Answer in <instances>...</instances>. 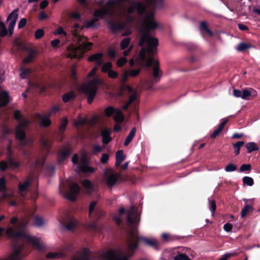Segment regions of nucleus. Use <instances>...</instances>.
Listing matches in <instances>:
<instances>
[{"label":"nucleus","instance_id":"nucleus-25","mask_svg":"<svg viewBox=\"0 0 260 260\" xmlns=\"http://www.w3.org/2000/svg\"><path fill=\"white\" fill-rule=\"evenodd\" d=\"M155 8L160 9L163 7L165 0H145Z\"/></svg>","mask_w":260,"mask_h":260},{"label":"nucleus","instance_id":"nucleus-21","mask_svg":"<svg viewBox=\"0 0 260 260\" xmlns=\"http://www.w3.org/2000/svg\"><path fill=\"white\" fill-rule=\"evenodd\" d=\"M9 102V94L6 91L0 93V108L6 106Z\"/></svg>","mask_w":260,"mask_h":260},{"label":"nucleus","instance_id":"nucleus-44","mask_svg":"<svg viewBox=\"0 0 260 260\" xmlns=\"http://www.w3.org/2000/svg\"><path fill=\"white\" fill-rule=\"evenodd\" d=\"M112 64L110 62H107L102 67V71L103 73H108L112 70Z\"/></svg>","mask_w":260,"mask_h":260},{"label":"nucleus","instance_id":"nucleus-28","mask_svg":"<svg viewBox=\"0 0 260 260\" xmlns=\"http://www.w3.org/2000/svg\"><path fill=\"white\" fill-rule=\"evenodd\" d=\"M114 115L113 117L114 120L116 122H122L124 120V116L123 115L119 109H116L115 112H114Z\"/></svg>","mask_w":260,"mask_h":260},{"label":"nucleus","instance_id":"nucleus-3","mask_svg":"<svg viewBox=\"0 0 260 260\" xmlns=\"http://www.w3.org/2000/svg\"><path fill=\"white\" fill-rule=\"evenodd\" d=\"M138 221V215L134 207L131 206V209L127 212V221L129 226H132L126 242V251L129 253L132 252L137 248L139 240L143 241L145 244L155 248H156L158 245V242L155 239L138 237L136 229L133 227V225L137 224Z\"/></svg>","mask_w":260,"mask_h":260},{"label":"nucleus","instance_id":"nucleus-2","mask_svg":"<svg viewBox=\"0 0 260 260\" xmlns=\"http://www.w3.org/2000/svg\"><path fill=\"white\" fill-rule=\"evenodd\" d=\"M146 10L144 4L139 1L131 0H109L102 8L94 12V18L85 22L84 27L89 28L94 26V24L99 19L98 17H103L107 15L116 16L120 18L124 17L128 22H132L134 18L132 14L136 12L142 15Z\"/></svg>","mask_w":260,"mask_h":260},{"label":"nucleus","instance_id":"nucleus-8","mask_svg":"<svg viewBox=\"0 0 260 260\" xmlns=\"http://www.w3.org/2000/svg\"><path fill=\"white\" fill-rule=\"evenodd\" d=\"M128 253L127 255L126 251L121 250H110L102 254L100 260H128V257L132 255V254Z\"/></svg>","mask_w":260,"mask_h":260},{"label":"nucleus","instance_id":"nucleus-17","mask_svg":"<svg viewBox=\"0 0 260 260\" xmlns=\"http://www.w3.org/2000/svg\"><path fill=\"white\" fill-rule=\"evenodd\" d=\"M88 60L90 62H94L98 66H100L103 64L104 61L103 54L102 53H97L92 54L88 57Z\"/></svg>","mask_w":260,"mask_h":260},{"label":"nucleus","instance_id":"nucleus-1","mask_svg":"<svg viewBox=\"0 0 260 260\" xmlns=\"http://www.w3.org/2000/svg\"><path fill=\"white\" fill-rule=\"evenodd\" d=\"M142 35L139 44L142 47L138 55H135L129 63L132 66L136 62L142 67H150L153 65V76L154 79L152 83H156L160 78L159 74L158 62L155 60L152 55L156 53L157 47L158 45V40L151 37L148 33L149 30L154 29L157 27V24L154 19V13L152 11L147 13L141 21Z\"/></svg>","mask_w":260,"mask_h":260},{"label":"nucleus","instance_id":"nucleus-37","mask_svg":"<svg viewBox=\"0 0 260 260\" xmlns=\"http://www.w3.org/2000/svg\"><path fill=\"white\" fill-rule=\"evenodd\" d=\"M248 153H251L253 151L258 150V147L254 142H249L245 145Z\"/></svg>","mask_w":260,"mask_h":260},{"label":"nucleus","instance_id":"nucleus-62","mask_svg":"<svg viewBox=\"0 0 260 260\" xmlns=\"http://www.w3.org/2000/svg\"><path fill=\"white\" fill-rule=\"evenodd\" d=\"M251 169V165L249 164H243L240 168V171L241 172L246 171H250Z\"/></svg>","mask_w":260,"mask_h":260},{"label":"nucleus","instance_id":"nucleus-22","mask_svg":"<svg viewBox=\"0 0 260 260\" xmlns=\"http://www.w3.org/2000/svg\"><path fill=\"white\" fill-rule=\"evenodd\" d=\"M31 180L32 177L31 176H29L24 181V182L22 184H20V185H19V191L21 195H24V191L29 185Z\"/></svg>","mask_w":260,"mask_h":260},{"label":"nucleus","instance_id":"nucleus-7","mask_svg":"<svg viewBox=\"0 0 260 260\" xmlns=\"http://www.w3.org/2000/svg\"><path fill=\"white\" fill-rule=\"evenodd\" d=\"M30 121L26 119L20 120L15 128V136L21 145H26L29 141L25 139V129Z\"/></svg>","mask_w":260,"mask_h":260},{"label":"nucleus","instance_id":"nucleus-42","mask_svg":"<svg viewBox=\"0 0 260 260\" xmlns=\"http://www.w3.org/2000/svg\"><path fill=\"white\" fill-rule=\"evenodd\" d=\"M253 92L255 93V91L251 89V90H248L247 89H243L242 91V99L244 100H247L248 98L251 96Z\"/></svg>","mask_w":260,"mask_h":260},{"label":"nucleus","instance_id":"nucleus-11","mask_svg":"<svg viewBox=\"0 0 260 260\" xmlns=\"http://www.w3.org/2000/svg\"><path fill=\"white\" fill-rule=\"evenodd\" d=\"M66 55L69 58H80L82 57V52L79 46L73 44L70 45L67 48Z\"/></svg>","mask_w":260,"mask_h":260},{"label":"nucleus","instance_id":"nucleus-27","mask_svg":"<svg viewBox=\"0 0 260 260\" xmlns=\"http://www.w3.org/2000/svg\"><path fill=\"white\" fill-rule=\"evenodd\" d=\"M125 158L123 151L122 150H118L116 153V162L115 165L116 166H119L120 164L123 161Z\"/></svg>","mask_w":260,"mask_h":260},{"label":"nucleus","instance_id":"nucleus-9","mask_svg":"<svg viewBox=\"0 0 260 260\" xmlns=\"http://www.w3.org/2000/svg\"><path fill=\"white\" fill-rule=\"evenodd\" d=\"M80 190V188L76 183H74L70 185V189L68 192H64V188L62 185H59V192L63 194L64 197L71 201H74Z\"/></svg>","mask_w":260,"mask_h":260},{"label":"nucleus","instance_id":"nucleus-36","mask_svg":"<svg viewBox=\"0 0 260 260\" xmlns=\"http://www.w3.org/2000/svg\"><path fill=\"white\" fill-rule=\"evenodd\" d=\"M36 53V52L35 50H30L29 51L28 56L23 59V63H28L31 62L33 58L35 57Z\"/></svg>","mask_w":260,"mask_h":260},{"label":"nucleus","instance_id":"nucleus-49","mask_svg":"<svg viewBox=\"0 0 260 260\" xmlns=\"http://www.w3.org/2000/svg\"><path fill=\"white\" fill-rule=\"evenodd\" d=\"M129 75L131 77H135L137 76L141 72L140 69H132L127 70Z\"/></svg>","mask_w":260,"mask_h":260},{"label":"nucleus","instance_id":"nucleus-18","mask_svg":"<svg viewBox=\"0 0 260 260\" xmlns=\"http://www.w3.org/2000/svg\"><path fill=\"white\" fill-rule=\"evenodd\" d=\"M82 28L79 24H76L74 25L73 29L71 30L72 35L75 42L82 41L84 37L78 34V30Z\"/></svg>","mask_w":260,"mask_h":260},{"label":"nucleus","instance_id":"nucleus-15","mask_svg":"<svg viewBox=\"0 0 260 260\" xmlns=\"http://www.w3.org/2000/svg\"><path fill=\"white\" fill-rule=\"evenodd\" d=\"M120 46L121 50L127 49L123 52V55L124 56H127L133 48V45L131 44V39L129 38L123 39L121 41Z\"/></svg>","mask_w":260,"mask_h":260},{"label":"nucleus","instance_id":"nucleus-30","mask_svg":"<svg viewBox=\"0 0 260 260\" xmlns=\"http://www.w3.org/2000/svg\"><path fill=\"white\" fill-rule=\"evenodd\" d=\"M66 253L63 252H50L48 253L46 257L48 258H60L64 257Z\"/></svg>","mask_w":260,"mask_h":260},{"label":"nucleus","instance_id":"nucleus-20","mask_svg":"<svg viewBox=\"0 0 260 260\" xmlns=\"http://www.w3.org/2000/svg\"><path fill=\"white\" fill-rule=\"evenodd\" d=\"M119 177L118 173H112L108 175L107 178V184L109 186H112L116 182Z\"/></svg>","mask_w":260,"mask_h":260},{"label":"nucleus","instance_id":"nucleus-59","mask_svg":"<svg viewBox=\"0 0 260 260\" xmlns=\"http://www.w3.org/2000/svg\"><path fill=\"white\" fill-rule=\"evenodd\" d=\"M127 61V59L125 57H120L117 61V65L118 67H121Z\"/></svg>","mask_w":260,"mask_h":260},{"label":"nucleus","instance_id":"nucleus-38","mask_svg":"<svg viewBox=\"0 0 260 260\" xmlns=\"http://www.w3.org/2000/svg\"><path fill=\"white\" fill-rule=\"evenodd\" d=\"M75 95L73 91H70L63 95L62 100L66 103L75 98Z\"/></svg>","mask_w":260,"mask_h":260},{"label":"nucleus","instance_id":"nucleus-54","mask_svg":"<svg viewBox=\"0 0 260 260\" xmlns=\"http://www.w3.org/2000/svg\"><path fill=\"white\" fill-rule=\"evenodd\" d=\"M249 48V46L245 43H241L237 47V50L239 51H242Z\"/></svg>","mask_w":260,"mask_h":260},{"label":"nucleus","instance_id":"nucleus-61","mask_svg":"<svg viewBox=\"0 0 260 260\" xmlns=\"http://www.w3.org/2000/svg\"><path fill=\"white\" fill-rule=\"evenodd\" d=\"M42 144L45 148L48 149L51 146V142L48 140L43 138L42 139Z\"/></svg>","mask_w":260,"mask_h":260},{"label":"nucleus","instance_id":"nucleus-55","mask_svg":"<svg viewBox=\"0 0 260 260\" xmlns=\"http://www.w3.org/2000/svg\"><path fill=\"white\" fill-rule=\"evenodd\" d=\"M116 109H114L112 107H108L105 110V113L107 116H110L112 114H114Z\"/></svg>","mask_w":260,"mask_h":260},{"label":"nucleus","instance_id":"nucleus-48","mask_svg":"<svg viewBox=\"0 0 260 260\" xmlns=\"http://www.w3.org/2000/svg\"><path fill=\"white\" fill-rule=\"evenodd\" d=\"M174 260H190V259L185 254L179 253L174 257Z\"/></svg>","mask_w":260,"mask_h":260},{"label":"nucleus","instance_id":"nucleus-13","mask_svg":"<svg viewBox=\"0 0 260 260\" xmlns=\"http://www.w3.org/2000/svg\"><path fill=\"white\" fill-rule=\"evenodd\" d=\"M18 9H15L10 14L7 18V21H9V31L10 35H12L13 34V29L18 18Z\"/></svg>","mask_w":260,"mask_h":260},{"label":"nucleus","instance_id":"nucleus-51","mask_svg":"<svg viewBox=\"0 0 260 260\" xmlns=\"http://www.w3.org/2000/svg\"><path fill=\"white\" fill-rule=\"evenodd\" d=\"M68 121L66 118H63L61 120L60 127H59V131L60 132L62 133L64 132L65 128L68 124Z\"/></svg>","mask_w":260,"mask_h":260},{"label":"nucleus","instance_id":"nucleus-53","mask_svg":"<svg viewBox=\"0 0 260 260\" xmlns=\"http://www.w3.org/2000/svg\"><path fill=\"white\" fill-rule=\"evenodd\" d=\"M44 221L43 219L40 217H36L35 218L34 224L37 226H41L43 225Z\"/></svg>","mask_w":260,"mask_h":260},{"label":"nucleus","instance_id":"nucleus-26","mask_svg":"<svg viewBox=\"0 0 260 260\" xmlns=\"http://www.w3.org/2000/svg\"><path fill=\"white\" fill-rule=\"evenodd\" d=\"M82 186L85 188L86 192L90 193L93 190V185L88 180H85L82 182Z\"/></svg>","mask_w":260,"mask_h":260},{"label":"nucleus","instance_id":"nucleus-19","mask_svg":"<svg viewBox=\"0 0 260 260\" xmlns=\"http://www.w3.org/2000/svg\"><path fill=\"white\" fill-rule=\"evenodd\" d=\"M87 38L84 37V39H82V41L76 42L77 43H79V48L80 50H81L82 52V55L83 53L85 51H87L90 49L92 44L89 42H87Z\"/></svg>","mask_w":260,"mask_h":260},{"label":"nucleus","instance_id":"nucleus-12","mask_svg":"<svg viewBox=\"0 0 260 260\" xmlns=\"http://www.w3.org/2000/svg\"><path fill=\"white\" fill-rule=\"evenodd\" d=\"M23 250V246H15L11 254L6 259L3 260H22Z\"/></svg>","mask_w":260,"mask_h":260},{"label":"nucleus","instance_id":"nucleus-57","mask_svg":"<svg viewBox=\"0 0 260 260\" xmlns=\"http://www.w3.org/2000/svg\"><path fill=\"white\" fill-rule=\"evenodd\" d=\"M237 167L236 165L233 164H229L225 168V171L226 172H233L237 170Z\"/></svg>","mask_w":260,"mask_h":260},{"label":"nucleus","instance_id":"nucleus-6","mask_svg":"<svg viewBox=\"0 0 260 260\" xmlns=\"http://www.w3.org/2000/svg\"><path fill=\"white\" fill-rule=\"evenodd\" d=\"M104 215L103 210L97 205V202L93 201L90 203L88 209V216L90 221L88 227L91 230H95L97 227L96 220Z\"/></svg>","mask_w":260,"mask_h":260},{"label":"nucleus","instance_id":"nucleus-14","mask_svg":"<svg viewBox=\"0 0 260 260\" xmlns=\"http://www.w3.org/2000/svg\"><path fill=\"white\" fill-rule=\"evenodd\" d=\"M87 160L85 155L82 156L80 158V164L78 166V169L83 173H92L94 169L87 165Z\"/></svg>","mask_w":260,"mask_h":260},{"label":"nucleus","instance_id":"nucleus-45","mask_svg":"<svg viewBox=\"0 0 260 260\" xmlns=\"http://www.w3.org/2000/svg\"><path fill=\"white\" fill-rule=\"evenodd\" d=\"M31 71L28 68H22L20 70V76L22 79H25L30 73Z\"/></svg>","mask_w":260,"mask_h":260},{"label":"nucleus","instance_id":"nucleus-23","mask_svg":"<svg viewBox=\"0 0 260 260\" xmlns=\"http://www.w3.org/2000/svg\"><path fill=\"white\" fill-rule=\"evenodd\" d=\"M125 24L121 23L119 22L110 23V29L114 32H116L117 31L122 30L125 27Z\"/></svg>","mask_w":260,"mask_h":260},{"label":"nucleus","instance_id":"nucleus-50","mask_svg":"<svg viewBox=\"0 0 260 260\" xmlns=\"http://www.w3.org/2000/svg\"><path fill=\"white\" fill-rule=\"evenodd\" d=\"M7 34L6 27L3 22H0V36L4 37Z\"/></svg>","mask_w":260,"mask_h":260},{"label":"nucleus","instance_id":"nucleus-5","mask_svg":"<svg viewBox=\"0 0 260 260\" xmlns=\"http://www.w3.org/2000/svg\"><path fill=\"white\" fill-rule=\"evenodd\" d=\"M98 70V67H94L87 75L88 82L81 86V90L87 96L89 104L93 101L99 86L103 83V80L99 77H93Z\"/></svg>","mask_w":260,"mask_h":260},{"label":"nucleus","instance_id":"nucleus-52","mask_svg":"<svg viewBox=\"0 0 260 260\" xmlns=\"http://www.w3.org/2000/svg\"><path fill=\"white\" fill-rule=\"evenodd\" d=\"M209 209L211 212V214L212 216H214V212L216 209V205L215 201L212 200L209 203Z\"/></svg>","mask_w":260,"mask_h":260},{"label":"nucleus","instance_id":"nucleus-35","mask_svg":"<svg viewBox=\"0 0 260 260\" xmlns=\"http://www.w3.org/2000/svg\"><path fill=\"white\" fill-rule=\"evenodd\" d=\"M200 29L202 32H206L210 36H213L212 32L208 28L207 24L205 22H201L200 23Z\"/></svg>","mask_w":260,"mask_h":260},{"label":"nucleus","instance_id":"nucleus-40","mask_svg":"<svg viewBox=\"0 0 260 260\" xmlns=\"http://www.w3.org/2000/svg\"><path fill=\"white\" fill-rule=\"evenodd\" d=\"M137 99V95H136V91L135 90L134 92L133 93L129 96V100H128V101L127 102V103L123 106V108L125 110H126L129 105L133 102L136 99Z\"/></svg>","mask_w":260,"mask_h":260},{"label":"nucleus","instance_id":"nucleus-47","mask_svg":"<svg viewBox=\"0 0 260 260\" xmlns=\"http://www.w3.org/2000/svg\"><path fill=\"white\" fill-rule=\"evenodd\" d=\"M87 122V120L85 118H79V119L77 120H75L74 122V124L76 126H82L85 124Z\"/></svg>","mask_w":260,"mask_h":260},{"label":"nucleus","instance_id":"nucleus-16","mask_svg":"<svg viewBox=\"0 0 260 260\" xmlns=\"http://www.w3.org/2000/svg\"><path fill=\"white\" fill-rule=\"evenodd\" d=\"M92 258L91 251L88 249H85L79 255L73 256L72 260H91Z\"/></svg>","mask_w":260,"mask_h":260},{"label":"nucleus","instance_id":"nucleus-43","mask_svg":"<svg viewBox=\"0 0 260 260\" xmlns=\"http://www.w3.org/2000/svg\"><path fill=\"white\" fill-rule=\"evenodd\" d=\"M244 144V142L243 141H239L234 144L233 147L235 149V154L236 155H237L240 153V150L241 147H242Z\"/></svg>","mask_w":260,"mask_h":260},{"label":"nucleus","instance_id":"nucleus-31","mask_svg":"<svg viewBox=\"0 0 260 260\" xmlns=\"http://www.w3.org/2000/svg\"><path fill=\"white\" fill-rule=\"evenodd\" d=\"M228 121V120L227 119H225V120H224L223 121H222L220 124L218 126V128L217 129H216L214 132L212 134V135H211V138H215L218 135V134L221 132V131L222 130L223 128L224 127L225 124H226V123Z\"/></svg>","mask_w":260,"mask_h":260},{"label":"nucleus","instance_id":"nucleus-24","mask_svg":"<svg viewBox=\"0 0 260 260\" xmlns=\"http://www.w3.org/2000/svg\"><path fill=\"white\" fill-rule=\"evenodd\" d=\"M110 132L108 129H104L102 132V142L104 144H108L111 140Z\"/></svg>","mask_w":260,"mask_h":260},{"label":"nucleus","instance_id":"nucleus-63","mask_svg":"<svg viewBox=\"0 0 260 260\" xmlns=\"http://www.w3.org/2000/svg\"><path fill=\"white\" fill-rule=\"evenodd\" d=\"M128 76H129L128 72L127 70H126L122 75L121 82L122 83L125 82L127 80Z\"/></svg>","mask_w":260,"mask_h":260},{"label":"nucleus","instance_id":"nucleus-56","mask_svg":"<svg viewBox=\"0 0 260 260\" xmlns=\"http://www.w3.org/2000/svg\"><path fill=\"white\" fill-rule=\"evenodd\" d=\"M54 35H63V36H67V32L64 31L63 28L61 26L58 27L56 29L55 31L54 32Z\"/></svg>","mask_w":260,"mask_h":260},{"label":"nucleus","instance_id":"nucleus-60","mask_svg":"<svg viewBox=\"0 0 260 260\" xmlns=\"http://www.w3.org/2000/svg\"><path fill=\"white\" fill-rule=\"evenodd\" d=\"M108 76L109 78L112 79H115L118 77V73L117 72L114 71L112 70H110L107 73Z\"/></svg>","mask_w":260,"mask_h":260},{"label":"nucleus","instance_id":"nucleus-33","mask_svg":"<svg viewBox=\"0 0 260 260\" xmlns=\"http://www.w3.org/2000/svg\"><path fill=\"white\" fill-rule=\"evenodd\" d=\"M253 211L252 206L250 205H246L242 209L241 216L242 218L245 217L248 215L250 212Z\"/></svg>","mask_w":260,"mask_h":260},{"label":"nucleus","instance_id":"nucleus-10","mask_svg":"<svg viewBox=\"0 0 260 260\" xmlns=\"http://www.w3.org/2000/svg\"><path fill=\"white\" fill-rule=\"evenodd\" d=\"M20 166V162L15 160L12 157H9L7 160H3L0 162V170L2 171H5L7 168L14 170Z\"/></svg>","mask_w":260,"mask_h":260},{"label":"nucleus","instance_id":"nucleus-4","mask_svg":"<svg viewBox=\"0 0 260 260\" xmlns=\"http://www.w3.org/2000/svg\"><path fill=\"white\" fill-rule=\"evenodd\" d=\"M27 223L25 220L20 222L14 228H9L6 231L7 236L14 239L23 240L31 245V246L41 250L44 248V245L40 238L29 235L25 231Z\"/></svg>","mask_w":260,"mask_h":260},{"label":"nucleus","instance_id":"nucleus-32","mask_svg":"<svg viewBox=\"0 0 260 260\" xmlns=\"http://www.w3.org/2000/svg\"><path fill=\"white\" fill-rule=\"evenodd\" d=\"M77 224V220L74 218L70 219L66 224V228L68 230H74Z\"/></svg>","mask_w":260,"mask_h":260},{"label":"nucleus","instance_id":"nucleus-58","mask_svg":"<svg viewBox=\"0 0 260 260\" xmlns=\"http://www.w3.org/2000/svg\"><path fill=\"white\" fill-rule=\"evenodd\" d=\"M44 35V30L42 29H37L35 33V37L36 39H39Z\"/></svg>","mask_w":260,"mask_h":260},{"label":"nucleus","instance_id":"nucleus-41","mask_svg":"<svg viewBox=\"0 0 260 260\" xmlns=\"http://www.w3.org/2000/svg\"><path fill=\"white\" fill-rule=\"evenodd\" d=\"M70 151L68 148H66L61 150L59 152V161H62L70 154Z\"/></svg>","mask_w":260,"mask_h":260},{"label":"nucleus","instance_id":"nucleus-29","mask_svg":"<svg viewBox=\"0 0 260 260\" xmlns=\"http://www.w3.org/2000/svg\"><path fill=\"white\" fill-rule=\"evenodd\" d=\"M136 133V127H133L132 130L131 131L130 133L126 138L124 142V146H127L130 142L133 140V138L134 137L135 134Z\"/></svg>","mask_w":260,"mask_h":260},{"label":"nucleus","instance_id":"nucleus-46","mask_svg":"<svg viewBox=\"0 0 260 260\" xmlns=\"http://www.w3.org/2000/svg\"><path fill=\"white\" fill-rule=\"evenodd\" d=\"M242 181L244 184L249 186L253 185L254 183L253 179L250 177H244L242 179Z\"/></svg>","mask_w":260,"mask_h":260},{"label":"nucleus","instance_id":"nucleus-39","mask_svg":"<svg viewBox=\"0 0 260 260\" xmlns=\"http://www.w3.org/2000/svg\"><path fill=\"white\" fill-rule=\"evenodd\" d=\"M125 210L123 208H120L119 210V214L114 215L113 217V220L116 222L117 224H120L121 222V216L124 212Z\"/></svg>","mask_w":260,"mask_h":260},{"label":"nucleus","instance_id":"nucleus-64","mask_svg":"<svg viewBox=\"0 0 260 260\" xmlns=\"http://www.w3.org/2000/svg\"><path fill=\"white\" fill-rule=\"evenodd\" d=\"M109 155L108 154L103 153L101 158V161L102 163H106L109 159Z\"/></svg>","mask_w":260,"mask_h":260},{"label":"nucleus","instance_id":"nucleus-34","mask_svg":"<svg viewBox=\"0 0 260 260\" xmlns=\"http://www.w3.org/2000/svg\"><path fill=\"white\" fill-rule=\"evenodd\" d=\"M40 125L42 126H48L51 123L49 116H40Z\"/></svg>","mask_w":260,"mask_h":260}]
</instances>
